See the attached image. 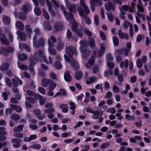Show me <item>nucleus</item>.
<instances>
[{
    "label": "nucleus",
    "instance_id": "nucleus-1",
    "mask_svg": "<svg viewBox=\"0 0 151 151\" xmlns=\"http://www.w3.org/2000/svg\"><path fill=\"white\" fill-rule=\"evenodd\" d=\"M64 1L66 6L69 9L70 14L66 11L65 8L63 6H61V9L66 19L71 22L72 25V28L73 30L75 32L79 37H81L82 36V32L81 31L78 30L77 24L74 20L73 17L71 13H74L76 12V7H77V11L79 12L80 16H84L85 15L84 13L79 5H72L69 0H65Z\"/></svg>",
    "mask_w": 151,
    "mask_h": 151
},
{
    "label": "nucleus",
    "instance_id": "nucleus-2",
    "mask_svg": "<svg viewBox=\"0 0 151 151\" xmlns=\"http://www.w3.org/2000/svg\"><path fill=\"white\" fill-rule=\"evenodd\" d=\"M34 32H35V34L33 40L34 46L36 48L40 46H43L45 44L43 38L42 37L40 38L39 42L37 40V38H39V36L40 33L39 29L36 28L34 31Z\"/></svg>",
    "mask_w": 151,
    "mask_h": 151
},
{
    "label": "nucleus",
    "instance_id": "nucleus-3",
    "mask_svg": "<svg viewBox=\"0 0 151 151\" xmlns=\"http://www.w3.org/2000/svg\"><path fill=\"white\" fill-rule=\"evenodd\" d=\"M34 55L35 58L38 61H40V60L41 59L45 62L46 63H49L51 64L52 63V61L50 57H49V61H48L46 59V57L44 54L43 52L41 50H40L38 52V53L37 52H35L34 54Z\"/></svg>",
    "mask_w": 151,
    "mask_h": 151
},
{
    "label": "nucleus",
    "instance_id": "nucleus-4",
    "mask_svg": "<svg viewBox=\"0 0 151 151\" xmlns=\"http://www.w3.org/2000/svg\"><path fill=\"white\" fill-rule=\"evenodd\" d=\"M56 39L53 36H51L48 40V50L49 52L51 54L54 55L56 53L55 50L54 49L53 43L55 42Z\"/></svg>",
    "mask_w": 151,
    "mask_h": 151
},
{
    "label": "nucleus",
    "instance_id": "nucleus-5",
    "mask_svg": "<svg viewBox=\"0 0 151 151\" xmlns=\"http://www.w3.org/2000/svg\"><path fill=\"white\" fill-rule=\"evenodd\" d=\"M47 3L49 11L51 15L53 17H55V14L54 11L52 9V8L53 6H57L58 5V3L53 0H51L50 2L48 0H47Z\"/></svg>",
    "mask_w": 151,
    "mask_h": 151
},
{
    "label": "nucleus",
    "instance_id": "nucleus-6",
    "mask_svg": "<svg viewBox=\"0 0 151 151\" xmlns=\"http://www.w3.org/2000/svg\"><path fill=\"white\" fill-rule=\"evenodd\" d=\"M80 43L81 44L80 48V51L82 53L85 54L83 55V58L85 61L86 60L88 59V55L85 53L86 50L84 46L87 45V42L86 41L81 40Z\"/></svg>",
    "mask_w": 151,
    "mask_h": 151
},
{
    "label": "nucleus",
    "instance_id": "nucleus-7",
    "mask_svg": "<svg viewBox=\"0 0 151 151\" xmlns=\"http://www.w3.org/2000/svg\"><path fill=\"white\" fill-rule=\"evenodd\" d=\"M66 51L68 55L70 57H71L74 54L77 55L75 48L71 46H66Z\"/></svg>",
    "mask_w": 151,
    "mask_h": 151
},
{
    "label": "nucleus",
    "instance_id": "nucleus-8",
    "mask_svg": "<svg viewBox=\"0 0 151 151\" xmlns=\"http://www.w3.org/2000/svg\"><path fill=\"white\" fill-rule=\"evenodd\" d=\"M14 50L12 48H10L9 49L7 50L3 47L0 48V54H2L4 56H7L9 52H14Z\"/></svg>",
    "mask_w": 151,
    "mask_h": 151
},
{
    "label": "nucleus",
    "instance_id": "nucleus-9",
    "mask_svg": "<svg viewBox=\"0 0 151 151\" xmlns=\"http://www.w3.org/2000/svg\"><path fill=\"white\" fill-rule=\"evenodd\" d=\"M9 65L8 64L3 65L2 67H0V70L4 72V71H6L7 74L9 76H11L12 75V72L8 69Z\"/></svg>",
    "mask_w": 151,
    "mask_h": 151
},
{
    "label": "nucleus",
    "instance_id": "nucleus-10",
    "mask_svg": "<svg viewBox=\"0 0 151 151\" xmlns=\"http://www.w3.org/2000/svg\"><path fill=\"white\" fill-rule=\"evenodd\" d=\"M56 61L54 63L55 67L58 69H61L62 68V66L60 62L61 61V58L59 56L57 57Z\"/></svg>",
    "mask_w": 151,
    "mask_h": 151
},
{
    "label": "nucleus",
    "instance_id": "nucleus-11",
    "mask_svg": "<svg viewBox=\"0 0 151 151\" xmlns=\"http://www.w3.org/2000/svg\"><path fill=\"white\" fill-rule=\"evenodd\" d=\"M5 129L3 127H0V141L4 140L6 139V137L4 136L7 133L4 131Z\"/></svg>",
    "mask_w": 151,
    "mask_h": 151
},
{
    "label": "nucleus",
    "instance_id": "nucleus-12",
    "mask_svg": "<svg viewBox=\"0 0 151 151\" xmlns=\"http://www.w3.org/2000/svg\"><path fill=\"white\" fill-rule=\"evenodd\" d=\"M35 97L36 99H40V104L41 105H43L46 101L45 99L41 95L38 94H35Z\"/></svg>",
    "mask_w": 151,
    "mask_h": 151
},
{
    "label": "nucleus",
    "instance_id": "nucleus-13",
    "mask_svg": "<svg viewBox=\"0 0 151 151\" xmlns=\"http://www.w3.org/2000/svg\"><path fill=\"white\" fill-rule=\"evenodd\" d=\"M21 142V141L20 139L16 138H13L12 140V142L14 143L13 146L15 148L19 147L20 146Z\"/></svg>",
    "mask_w": 151,
    "mask_h": 151
},
{
    "label": "nucleus",
    "instance_id": "nucleus-14",
    "mask_svg": "<svg viewBox=\"0 0 151 151\" xmlns=\"http://www.w3.org/2000/svg\"><path fill=\"white\" fill-rule=\"evenodd\" d=\"M34 4L36 5V6L35 7L34 11L36 15H39L41 14V12L40 9L37 6V0H32Z\"/></svg>",
    "mask_w": 151,
    "mask_h": 151
},
{
    "label": "nucleus",
    "instance_id": "nucleus-15",
    "mask_svg": "<svg viewBox=\"0 0 151 151\" xmlns=\"http://www.w3.org/2000/svg\"><path fill=\"white\" fill-rule=\"evenodd\" d=\"M34 112L38 119L42 120L45 117L44 115L43 114H41L39 110L36 109L34 111Z\"/></svg>",
    "mask_w": 151,
    "mask_h": 151
},
{
    "label": "nucleus",
    "instance_id": "nucleus-16",
    "mask_svg": "<svg viewBox=\"0 0 151 151\" xmlns=\"http://www.w3.org/2000/svg\"><path fill=\"white\" fill-rule=\"evenodd\" d=\"M94 62V58L92 56L89 61L86 63L85 66L87 68H90Z\"/></svg>",
    "mask_w": 151,
    "mask_h": 151
},
{
    "label": "nucleus",
    "instance_id": "nucleus-17",
    "mask_svg": "<svg viewBox=\"0 0 151 151\" xmlns=\"http://www.w3.org/2000/svg\"><path fill=\"white\" fill-rule=\"evenodd\" d=\"M137 7L138 9V12H137V14L138 16L140 18H142L143 19H144L145 18V16L144 15H142L140 14L139 12H143L144 11V9L141 6L137 5Z\"/></svg>",
    "mask_w": 151,
    "mask_h": 151
},
{
    "label": "nucleus",
    "instance_id": "nucleus-18",
    "mask_svg": "<svg viewBox=\"0 0 151 151\" xmlns=\"http://www.w3.org/2000/svg\"><path fill=\"white\" fill-rule=\"evenodd\" d=\"M37 137V136L36 134H32L29 137H25L24 138V141L25 142H30L32 140L36 139Z\"/></svg>",
    "mask_w": 151,
    "mask_h": 151
},
{
    "label": "nucleus",
    "instance_id": "nucleus-19",
    "mask_svg": "<svg viewBox=\"0 0 151 151\" xmlns=\"http://www.w3.org/2000/svg\"><path fill=\"white\" fill-rule=\"evenodd\" d=\"M22 10L25 13H27L28 12L32 9L31 6L27 4L23 5L22 7Z\"/></svg>",
    "mask_w": 151,
    "mask_h": 151
},
{
    "label": "nucleus",
    "instance_id": "nucleus-20",
    "mask_svg": "<svg viewBox=\"0 0 151 151\" xmlns=\"http://www.w3.org/2000/svg\"><path fill=\"white\" fill-rule=\"evenodd\" d=\"M69 105L70 106V109L71 110V114L73 115L74 114L76 108L75 104L73 102H70L69 103Z\"/></svg>",
    "mask_w": 151,
    "mask_h": 151
},
{
    "label": "nucleus",
    "instance_id": "nucleus-21",
    "mask_svg": "<svg viewBox=\"0 0 151 151\" xmlns=\"http://www.w3.org/2000/svg\"><path fill=\"white\" fill-rule=\"evenodd\" d=\"M0 40L2 43L5 45H7L9 43V42L5 36L1 33H0Z\"/></svg>",
    "mask_w": 151,
    "mask_h": 151
},
{
    "label": "nucleus",
    "instance_id": "nucleus-22",
    "mask_svg": "<svg viewBox=\"0 0 151 151\" xmlns=\"http://www.w3.org/2000/svg\"><path fill=\"white\" fill-rule=\"evenodd\" d=\"M80 3L84 8L85 13L86 14H88L89 13L90 11L88 8L85 5L84 0H80Z\"/></svg>",
    "mask_w": 151,
    "mask_h": 151
},
{
    "label": "nucleus",
    "instance_id": "nucleus-23",
    "mask_svg": "<svg viewBox=\"0 0 151 151\" xmlns=\"http://www.w3.org/2000/svg\"><path fill=\"white\" fill-rule=\"evenodd\" d=\"M64 77L65 80L68 82L71 81L72 77L70 75L69 71H67L64 73Z\"/></svg>",
    "mask_w": 151,
    "mask_h": 151
},
{
    "label": "nucleus",
    "instance_id": "nucleus-24",
    "mask_svg": "<svg viewBox=\"0 0 151 151\" xmlns=\"http://www.w3.org/2000/svg\"><path fill=\"white\" fill-rule=\"evenodd\" d=\"M17 28L20 30H22L24 29V26L23 24L20 21H17L16 24Z\"/></svg>",
    "mask_w": 151,
    "mask_h": 151
},
{
    "label": "nucleus",
    "instance_id": "nucleus-25",
    "mask_svg": "<svg viewBox=\"0 0 151 151\" xmlns=\"http://www.w3.org/2000/svg\"><path fill=\"white\" fill-rule=\"evenodd\" d=\"M12 82L13 85L15 86H18V83L21 85L22 84V81L17 77L14 79L13 80Z\"/></svg>",
    "mask_w": 151,
    "mask_h": 151
},
{
    "label": "nucleus",
    "instance_id": "nucleus-26",
    "mask_svg": "<svg viewBox=\"0 0 151 151\" xmlns=\"http://www.w3.org/2000/svg\"><path fill=\"white\" fill-rule=\"evenodd\" d=\"M118 34L119 37L122 39H128V36L126 33H123L120 30H118Z\"/></svg>",
    "mask_w": 151,
    "mask_h": 151
},
{
    "label": "nucleus",
    "instance_id": "nucleus-27",
    "mask_svg": "<svg viewBox=\"0 0 151 151\" xmlns=\"http://www.w3.org/2000/svg\"><path fill=\"white\" fill-rule=\"evenodd\" d=\"M17 34L18 35L22 40H24L26 38V37L24 33L20 31H18L17 32Z\"/></svg>",
    "mask_w": 151,
    "mask_h": 151
},
{
    "label": "nucleus",
    "instance_id": "nucleus-28",
    "mask_svg": "<svg viewBox=\"0 0 151 151\" xmlns=\"http://www.w3.org/2000/svg\"><path fill=\"white\" fill-rule=\"evenodd\" d=\"M60 108L62 109V111L64 113H66L68 111V106L65 104H61L60 105Z\"/></svg>",
    "mask_w": 151,
    "mask_h": 151
},
{
    "label": "nucleus",
    "instance_id": "nucleus-29",
    "mask_svg": "<svg viewBox=\"0 0 151 151\" xmlns=\"http://www.w3.org/2000/svg\"><path fill=\"white\" fill-rule=\"evenodd\" d=\"M105 51V45L101 44V45L100 48L98 52V55L99 56L101 57L104 53Z\"/></svg>",
    "mask_w": 151,
    "mask_h": 151
},
{
    "label": "nucleus",
    "instance_id": "nucleus-30",
    "mask_svg": "<svg viewBox=\"0 0 151 151\" xmlns=\"http://www.w3.org/2000/svg\"><path fill=\"white\" fill-rule=\"evenodd\" d=\"M19 47L20 50H22L24 48L28 52L30 51L29 46L26 44H19Z\"/></svg>",
    "mask_w": 151,
    "mask_h": 151
},
{
    "label": "nucleus",
    "instance_id": "nucleus-31",
    "mask_svg": "<svg viewBox=\"0 0 151 151\" xmlns=\"http://www.w3.org/2000/svg\"><path fill=\"white\" fill-rule=\"evenodd\" d=\"M97 79L95 76H93L92 77L88 78L86 80V83L88 84H90L91 83L93 82L96 81Z\"/></svg>",
    "mask_w": 151,
    "mask_h": 151
},
{
    "label": "nucleus",
    "instance_id": "nucleus-32",
    "mask_svg": "<svg viewBox=\"0 0 151 151\" xmlns=\"http://www.w3.org/2000/svg\"><path fill=\"white\" fill-rule=\"evenodd\" d=\"M105 7L106 9L107 10H114V6L110 2H109L106 4Z\"/></svg>",
    "mask_w": 151,
    "mask_h": 151
},
{
    "label": "nucleus",
    "instance_id": "nucleus-33",
    "mask_svg": "<svg viewBox=\"0 0 151 151\" xmlns=\"http://www.w3.org/2000/svg\"><path fill=\"white\" fill-rule=\"evenodd\" d=\"M55 28L58 31L61 30L63 29L62 25L60 22H58L55 24Z\"/></svg>",
    "mask_w": 151,
    "mask_h": 151
},
{
    "label": "nucleus",
    "instance_id": "nucleus-34",
    "mask_svg": "<svg viewBox=\"0 0 151 151\" xmlns=\"http://www.w3.org/2000/svg\"><path fill=\"white\" fill-rule=\"evenodd\" d=\"M25 30L29 35V38H31V34L32 33V30L30 26L27 25L25 27Z\"/></svg>",
    "mask_w": 151,
    "mask_h": 151
},
{
    "label": "nucleus",
    "instance_id": "nucleus-35",
    "mask_svg": "<svg viewBox=\"0 0 151 151\" xmlns=\"http://www.w3.org/2000/svg\"><path fill=\"white\" fill-rule=\"evenodd\" d=\"M50 80V79L47 78H45L42 79V85L44 87H46L48 85Z\"/></svg>",
    "mask_w": 151,
    "mask_h": 151
},
{
    "label": "nucleus",
    "instance_id": "nucleus-36",
    "mask_svg": "<svg viewBox=\"0 0 151 151\" xmlns=\"http://www.w3.org/2000/svg\"><path fill=\"white\" fill-rule=\"evenodd\" d=\"M57 86L56 84L54 81H51L49 86L48 89L49 90H53Z\"/></svg>",
    "mask_w": 151,
    "mask_h": 151
},
{
    "label": "nucleus",
    "instance_id": "nucleus-37",
    "mask_svg": "<svg viewBox=\"0 0 151 151\" xmlns=\"http://www.w3.org/2000/svg\"><path fill=\"white\" fill-rule=\"evenodd\" d=\"M23 126L20 125L17 127H15L14 129V131L15 132H22L23 130Z\"/></svg>",
    "mask_w": 151,
    "mask_h": 151
},
{
    "label": "nucleus",
    "instance_id": "nucleus-38",
    "mask_svg": "<svg viewBox=\"0 0 151 151\" xmlns=\"http://www.w3.org/2000/svg\"><path fill=\"white\" fill-rule=\"evenodd\" d=\"M14 13L15 17H19L20 19L24 20L26 19L25 15L22 13H17L16 12H14Z\"/></svg>",
    "mask_w": 151,
    "mask_h": 151
},
{
    "label": "nucleus",
    "instance_id": "nucleus-39",
    "mask_svg": "<svg viewBox=\"0 0 151 151\" xmlns=\"http://www.w3.org/2000/svg\"><path fill=\"white\" fill-rule=\"evenodd\" d=\"M128 61L127 60H125L124 63V62L122 61L120 64V66L121 68H123L124 66V65L126 69H127L128 67Z\"/></svg>",
    "mask_w": 151,
    "mask_h": 151
},
{
    "label": "nucleus",
    "instance_id": "nucleus-40",
    "mask_svg": "<svg viewBox=\"0 0 151 151\" xmlns=\"http://www.w3.org/2000/svg\"><path fill=\"white\" fill-rule=\"evenodd\" d=\"M11 118L12 120L14 121H17L20 119V116L16 114H14L11 116Z\"/></svg>",
    "mask_w": 151,
    "mask_h": 151
},
{
    "label": "nucleus",
    "instance_id": "nucleus-41",
    "mask_svg": "<svg viewBox=\"0 0 151 151\" xmlns=\"http://www.w3.org/2000/svg\"><path fill=\"white\" fill-rule=\"evenodd\" d=\"M41 147V146L40 144H36L30 146L29 147V148L30 149L31 148H32L35 150H39Z\"/></svg>",
    "mask_w": 151,
    "mask_h": 151
},
{
    "label": "nucleus",
    "instance_id": "nucleus-42",
    "mask_svg": "<svg viewBox=\"0 0 151 151\" xmlns=\"http://www.w3.org/2000/svg\"><path fill=\"white\" fill-rule=\"evenodd\" d=\"M11 106L12 108L15 109L17 112H20L22 110V108L21 107L13 104L11 105Z\"/></svg>",
    "mask_w": 151,
    "mask_h": 151
},
{
    "label": "nucleus",
    "instance_id": "nucleus-43",
    "mask_svg": "<svg viewBox=\"0 0 151 151\" xmlns=\"http://www.w3.org/2000/svg\"><path fill=\"white\" fill-rule=\"evenodd\" d=\"M136 63L137 67L139 68H141L142 66V63L141 59L138 58L136 61Z\"/></svg>",
    "mask_w": 151,
    "mask_h": 151
},
{
    "label": "nucleus",
    "instance_id": "nucleus-44",
    "mask_svg": "<svg viewBox=\"0 0 151 151\" xmlns=\"http://www.w3.org/2000/svg\"><path fill=\"white\" fill-rule=\"evenodd\" d=\"M44 28L48 31L51 30L52 28L50 26L49 23L47 22H45L44 25Z\"/></svg>",
    "mask_w": 151,
    "mask_h": 151
},
{
    "label": "nucleus",
    "instance_id": "nucleus-45",
    "mask_svg": "<svg viewBox=\"0 0 151 151\" xmlns=\"http://www.w3.org/2000/svg\"><path fill=\"white\" fill-rule=\"evenodd\" d=\"M18 58L19 60L24 61L27 58V55L24 54H22L19 55Z\"/></svg>",
    "mask_w": 151,
    "mask_h": 151
},
{
    "label": "nucleus",
    "instance_id": "nucleus-46",
    "mask_svg": "<svg viewBox=\"0 0 151 151\" xmlns=\"http://www.w3.org/2000/svg\"><path fill=\"white\" fill-rule=\"evenodd\" d=\"M90 1L92 4V6L95 5H97L98 4H100L101 3L99 0H90Z\"/></svg>",
    "mask_w": 151,
    "mask_h": 151
},
{
    "label": "nucleus",
    "instance_id": "nucleus-47",
    "mask_svg": "<svg viewBox=\"0 0 151 151\" xmlns=\"http://www.w3.org/2000/svg\"><path fill=\"white\" fill-rule=\"evenodd\" d=\"M83 76V73L81 71L76 72L75 74V77L76 79L79 80L81 79Z\"/></svg>",
    "mask_w": 151,
    "mask_h": 151
},
{
    "label": "nucleus",
    "instance_id": "nucleus-48",
    "mask_svg": "<svg viewBox=\"0 0 151 151\" xmlns=\"http://www.w3.org/2000/svg\"><path fill=\"white\" fill-rule=\"evenodd\" d=\"M3 21L5 24H8L10 23V19L7 16H4L3 17Z\"/></svg>",
    "mask_w": 151,
    "mask_h": 151
},
{
    "label": "nucleus",
    "instance_id": "nucleus-49",
    "mask_svg": "<svg viewBox=\"0 0 151 151\" xmlns=\"http://www.w3.org/2000/svg\"><path fill=\"white\" fill-rule=\"evenodd\" d=\"M17 64L18 67L20 69L23 70H26L27 68V65L21 64L19 61L17 62Z\"/></svg>",
    "mask_w": 151,
    "mask_h": 151
},
{
    "label": "nucleus",
    "instance_id": "nucleus-50",
    "mask_svg": "<svg viewBox=\"0 0 151 151\" xmlns=\"http://www.w3.org/2000/svg\"><path fill=\"white\" fill-rule=\"evenodd\" d=\"M86 111L88 112L92 113L96 115H98L99 114V112L97 111H93L92 109L90 108H88L87 109Z\"/></svg>",
    "mask_w": 151,
    "mask_h": 151
},
{
    "label": "nucleus",
    "instance_id": "nucleus-51",
    "mask_svg": "<svg viewBox=\"0 0 151 151\" xmlns=\"http://www.w3.org/2000/svg\"><path fill=\"white\" fill-rule=\"evenodd\" d=\"M122 9L124 11H127L128 10L130 12H133V9H131L130 8L127 6V5H123L122 6Z\"/></svg>",
    "mask_w": 151,
    "mask_h": 151
},
{
    "label": "nucleus",
    "instance_id": "nucleus-52",
    "mask_svg": "<svg viewBox=\"0 0 151 151\" xmlns=\"http://www.w3.org/2000/svg\"><path fill=\"white\" fill-rule=\"evenodd\" d=\"M99 71V68L97 65L95 64L93 66L92 71L93 73H97Z\"/></svg>",
    "mask_w": 151,
    "mask_h": 151
},
{
    "label": "nucleus",
    "instance_id": "nucleus-53",
    "mask_svg": "<svg viewBox=\"0 0 151 151\" xmlns=\"http://www.w3.org/2000/svg\"><path fill=\"white\" fill-rule=\"evenodd\" d=\"M113 71L112 70L108 69V70L104 72V75L106 77H109L112 74Z\"/></svg>",
    "mask_w": 151,
    "mask_h": 151
},
{
    "label": "nucleus",
    "instance_id": "nucleus-54",
    "mask_svg": "<svg viewBox=\"0 0 151 151\" xmlns=\"http://www.w3.org/2000/svg\"><path fill=\"white\" fill-rule=\"evenodd\" d=\"M149 65H147L145 64L144 66L145 70L147 72H149L150 70V68L151 67V62H149Z\"/></svg>",
    "mask_w": 151,
    "mask_h": 151
},
{
    "label": "nucleus",
    "instance_id": "nucleus-55",
    "mask_svg": "<svg viewBox=\"0 0 151 151\" xmlns=\"http://www.w3.org/2000/svg\"><path fill=\"white\" fill-rule=\"evenodd\" d=\"M113 41L114 45L117 46L119 44V40L116 36H114L113 38Z\"/></svg>",
    "mask_w": 151,
    "mask_h": 151
},
{
    "label": "nucleus",
    "instance_id": "nucleus-56",
    "mask_svg": "<svg viewBox=\"0 0 151 151\" xmlns=\"http://www.w3.org/2000/svg\"><path fill=\"white\" fill-rule=\"evenodd\" d=\"M125 118L127 120H132L135 119V117L133 116H130L128 114H126L125 115Z\"/></svg>",
    "mask_w": 151,
    "mask_h": 151
},
{
    "label": "nucleus",
    "instance_id": "nucleus-57",
    "mask_svg": "<svg viewBox=\"0 0 151 151\" xmlns=\"http://www.w3.org/2000/svg\"><path fill=\"white\" fill-rule=\"evenodd\" d=\"M42 12L43 15L44 17L47 19H49V16L47 12L44 9H42Z\"/></svg>",
    "mask_w": 151,
    "mask_h": 151
},
{
    "label": "nucleus",
    "instance_id": "nucleus-58",
    "mask_svg": "<svg viewBox=\"0 0 151 151\" xmlns=\"http://www.w3.org/2000/svg\"><path fill=\"white\" fill-rule=\"evenodd\" d=\"M9 93L10 92H6L2 93V96L4 98V100H6L7 99V96Z\"/></svg>",
    "mask_w": 151,
    "mask_h": 151
},
{
    "label": "nucleus",
    "instance_id": "nucleus-59",
    "mask_svg": "<svg viewBox=\"0 0 151 151\" xmlns=\"http://www.w3.org/2000/svg\"><path fill=\"white\" fill-rule=\"evenodd\" d=\"M63 47V44L62 42L60 43L58 45L57 49L58 50L60 51L62 50Z\"/></svg>",
    "mask_w": 151,
    "mask_h": 151
},
{
    "label": "nucleus",
    "instance_id": "nucleus-60",
    "mask_svg": "<svg viewBox=\"0 0 151 151\" xmlns=\"http://www.w3.org/2000/svg\"><path fill=\"white\" fill-rule=\"evenodd\" d=\"M138 74L141 76H144L145 75V72L144 70L142 68L139 69L138 72Z\"/></svg>",
    "mask_w": 151,
    "mask_h": 151
},
{
    "label": "nucleus",
    "instance_id": "nucleus-61",
    "mask_svg": "<svg viewBox=\"0 0 151 151\" xmlns=\"http://www.w3.org/2000/svg\"><path fill=\"white\" fill-rule=\"evenodd\" d=\"M116 111L115 109L114 108H112L108 109L107 110V112H110L112 114H114L116 113Z\"/></svg>",
    "mask_w": 151,
    "mask_h": 151
},
{
    "label": "nucleus",
    "instance_id": "nucleus-62",
    "mask_svg": "<svg viewBox=\"0 0 151 151\" xmlns=\"http://www.w3.org/2000/svg\"><path fill=\"white\" fill-rule=\"evenodd\" d=\"M73 67L74 69L76 70L78 68L79 65L76 61H75L73 63Z\"/></svg>",
    "mask_w": 151,
    "mask_h": 151
},
{
    "label": "nucleus",
    "instance_id": "nucleus-63",
    "mask_svg": "<svg viewBox=\"0 0 151 151\" xmlns=\"http://www.w3.org/2000/svg\"><path fill=\"white\" fill-rule=\"evenodd\" d=\"M26 96V99H27V101H28L29 102L31 103H33L35 102V99L33 98H30L29 97H28V98L27 97V96L26 94H25Z\"/></svg>",
    "mask_w": 151,
    "mask_h": 151
},
{
    "label": "nucleus",
    "instance_id": "nucleus-64",
    "mask_svg": "<svg viewBox=\"0 0 151 151\" xmlns=\"http://www.w3.org/2000/svg\"><path fill=\"white\" fill-rule=\"evenodd\" d=\"M50 77L54 80H57L58 78L55 73L53 72H51L50 74Z\"/></svg>",
    "mask_w": 151,
    "mask_h": 151
}]
</instances>
